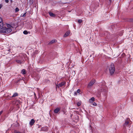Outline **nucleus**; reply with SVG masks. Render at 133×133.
I'll use <instances>...</instances> for the list:
<instances>
[{
    "instance_id": "obj_1",
    "label": "nucleus",
    "mask_w": 133,
    "mask_h": 133,
    "mask_svg": "<svg viewBox=\"0 0 133 133\" xmlns=\"http://www.w3.org/2000/svg\"><path fill=\"white\" fill-rule=\"evenodd\" d=\"M6 25L7 28L3 26V28L0 29V32L4 33H9L11 32L12 31L11 28L13 27L10 24L6 23Z\"/></svg>"
},
{
    "instance_id": "obj_2",
    "label": "nucleus",
    "mask_w": 133,
    "mask_h": 133,
    "mask_svg": "<svg viewBox=\"0 0 133 133\" xmlns=\"http://www.w3.org/2000/svg\"><path fill=\"white\" fill-rule=\"evenodd\" d=\"M131 122L130 120V119L127 118L125 120V123L124 124V127H127L128 128H130V127Z\"/></svg>"
},
{
    "instance_id": "obj_3",
    "label": "nucleus",
    "mask_w": 133,
    "mask_h": 133,
    "mask_svg": "<svg viewBox=\"0 0 133 133\" xmlns=\"http://www.w3.org/2000/svg\"><path fill=\"white\" fill-rule=\"evenodd\" d=\"M109 70L111 75H113L115 71L114 66L113 64H111L110 65L109 67Z\"/></svg>"
},
{
    "instance_id": "obj_4",
    "label": "nucleus",
    "mask_w": 133,
    "mask_h": 133,
    "mask_svg": "<svg viewBox=\"0 0 133 133\" xmlns=\"http://www.w3.org/2000/svg\"><path fill=\"white\" fill-rule=\"evenodd\" d=\"M95 82L96 80L95 79H92L88 84L87 86L88 88H89L91 87Z\"/></svg>"
},
{
    "instance_id": "obj_5",
    "label": "nucleus",
    "mask_w": 133,
    "mask_h": 133,
    "mask_svg": "<svg viewBox=\"0 0 133 133\" xmlns=\"http://www.w3.org/2000/svg\"><path fill=\"white\" fill-rule=\"evenodd\" d=\"M65 82H63L60 83L58 85H56V88L57 87L59 88L60 87H62L65 84Z\"/></svg>"
},
{
    "instance_id": "obj_6",
    "label": "nucleus",
    "mask_w": 133,
    "mask_h": 133,
    "mask_svg": "<svg viewBox=\"0 0 133 133\" xmlns=\"http://www.w3.org/2000/svg\"><path fill=\"white\" fill-rule=\"evenodd\" d=\"M4 25L2 18L0 17V29L3 28Z\"/></svg>"
},
{
    "instance_id": "obj_7",
    "label": "nucleus",
    "mask_w": 133,
    "mask_h": 133,
    "mask_svg": "<svg viewBox=\"0 0 133 133\" xmlns=\"http://www.w3.org/2000/svg\"><path fill=\"white\" fill-rule=\"evenodd\" d=\"M95 101V98L94 97H92L89 99V102L90 104H91Z\"/></svg>"
},
{
    "instance_id": "obj_8",
    "label": "nucleus",
    "mask_w": 133,
    "mask_h": 133,
    "mask_svg": "<svg viewBox=\"0 0 133 133\" xmlns=\"http://www.w3.org/2000/svg\"><path fill=\"white\" fill-rule=\"evenodd\" d=\"M35 122V121L34 119H32L30 121L29 124L30 126H32L34 125Z\"/></svg>"
},
{
    "instance_id": "obj_9",
    "label": "nucleus",
    "mask_w": 133,
    "mask_h": 133,
    "mask_svg": "<svg viewBox=\"0 0 133 133\" xmlns=\"http://www.w3.org/2000/svg\"><path fill=\"white\" fill-rule=\"evenodd\" d=\"M70 33V31H68L66 32L64 35V37H66L68 36Z\"/></svg>"
},
{
    "instance_id": "obj_10",
    "label": "nucleus",
    "mask_w": 133,
    "mask_h": 133,
    "mask_svg": "<svg viewBox=\"0 0 133 133\" xmlns=\"http://www.w3.org/2000/svg\"><path fill=\"white\" fill-rule=\"evenodd\" d=\"M60 108H57L54 110V112L55 113H57L60 110Z\"/></svg>"
},
{
    "instance_id": "obj_11",
    "label": "nucleus",
    "mask_w": 133,
    "mask_h": 133,
    "mask_svg": "<svg viewBox=\"0 0 133 133\" xmlns=\"http://www.w3.org/2000/svg\"><path fill=\"white\" fill-rule=\"evenodd\" d=\"M49 15L51 17H55L56 16L55 14H54L51 12H49Z\"/></svg>"
},
{
    "instance_id": "obj_12",
    "label": "nucleus",
    "mask_w": 133,
    "mask_h": 133,
    "mask_svg": "<svg viewBox=\"0 0 133 133\" xmlns=\"http://www.w3.org/2000/svg\"><path fill=\"white\" fill-rule=\"evenodd\" d=\"M21 73L23 75H24L26 74V71L25 69H23L22 70Z\"/></svg>"
},
{
    "instance_id": "obj_13",
    "label": "nucleus",
    "mask_w": 133,
    "mask_h": 133,
    "mask_svg": "<svg viewBox=\"0 0 133 133\" xmlns=\"http://www.w3.org/2000/svg\"><path fill=\"white\" fill-rule=\"evenodd\" d=\"M18 94L17 93H15L11 97H15L16 96H18Z\"/></svg>"
},
{
    "instance_id": "obj_14",
    "label": "nucleus",
    "mask_w": 133,
    "mask_h": 133,
    "mask_svg": "<svg viewBox=\"0 0 133 133\" xmlns=\"http://www.w3.org/2000/svg\"><path fill=\"white\" fill-rule=\"evenodd\" d=\"M56 40L55 39H53L49 43L50 44H52L53 43L56 42Z\"/></svg>"
},
{
    "instance_id": "obj_15",
    "label": "nucleus",
    "mask_w": 133,
    "mask_h": 133,
    "mask_svg": "<svg viewBox=\"0 0 133 133\" xmlns=\"http://www.w3.org/2000/svg\"><path fill=\"white\" fill-rule=\"evenodd\" d=\"M16 61L17 63H20V64H21L22 63V62L21 60H16Z\"/></svg>"
},
{
    "instance_id": "obj_16",
    "label": "nucleus",
    "mask_w": 133,
    "mask_h": 133,
    "mask_svg": "<svg viewBox=\"0 0 133 133\" xmlns=\"http://www.w3.org/2000/svg\"><path fill=\"white\" fill-rule=\"evenodd\" d=\"M23 33L24 34L26 35L28 34V32L26 30H24L23 31Z\"/></svg>"
},
{
    "instance_id": "obj_17",
    "label": "nucleus",
    "mask_w": 133,
    "mask_h": 133,
    "mask_svg": "<svg viewBox=\"0 0 133 133\" xmlns=\"http://www.w3.org/2000/svg\"><path fill=\"white\" fill-rule=\"evenodd\" d=\"M92 104L93 106H97V104L95 102H93Z\"/></svg>"
},
{
    "instance_id": "obj_18",
    "label": "nucleus",
    "mask_w": 133,
    "mask_h": 133,
    "mask_svg": "<svg viewBox=\"0 0 133 133\" xmlns=\"http://www.w3.org/2000/svg\"><path fill=\"white\" fill-rule=\"evenodd\" d=\"M15 12L18 11H19V8L17 7L15 9Z\"/></svg>"
},
{
    "instance_id": "obj_19",
    "label": "nucleus",
    "mask_w": 133,
    "mask_h": 133,
    "mask_svg": "<svg viewBox=\"0 0 133 133\" xmlns=\"http://www.w3.org/2000/svg\"><path fill=\"white\" fill-rule=\"evenodd\" d=\"M81 102H78L77 103V105L78 106H80L81 105Z\"/></svg>"
},
{
    "instance_id": "obj_20",
    "label": "nucleus",
    "mask_w": 133,
    "mask_h": 133,
    "mask_svg": "<svg viewBox=\"0 0 133 133\" xmlns=\"http://www.w3.org/2000/svg\"><path fill=\"white\" fill-rule=\"evenodd\" d=\"M78 22L79 23H81L82 22V20L81 19H79L78 21Z\"/></svg>"
},
{
    "instance_id": "obj_21",
    "label": "nucleus",
    "mask_w": 133,
    "mask_h": 133,
    "mask_svg": "<svg viewBox=\"0 0 133 133\" xmlns=\"http://www.w3.org/2000/svg\"><path fill=\"white\" fill-rule=\"evenodd\" d=\"M102 92H107V90L105 89L104 90V89H103V90H102Z\"/></svg>"
},
{
    "instance_id": "obj_22",
    "label": "nucleus",
    "mask_w": 133,
    "mask_h": 133,
    "mask_svg": "<svg viewBox=\"0 0 133 133\" xmlns=\"http://www.w3.org/2000/svg\"><path fill=\"white\" fill-rule=\"evenodd\" d=\"M26 12L24 13L22 16L23 17H24L26 16Z\"/></svg>"
},
{
    "instance_id": "obj_23",
    "label": "nucleus",
    "mask_w": 133,
    "mask_h": 133,
    "mask_svg": "<svg viewBox=\"0 0 133 133\" xmlns=\"http://www.w3.org/2000/svg\"><path fill=\"white\" fill-rule=\"evenodd\" d=\"M80 91V89H78L77 91V92L78 93H79Z\"/></svg>"
},
{
    "instance_id": "obj_24",
    "label": "nucleus",
    "mask_w": 133,
    "mask_h": 133,
    "mask_svg": "<svg viewBox=\"0 0 133 133\" xmlns=\"http://www.w3.org/2000/svg\"><path fill=\"white\" fill-rule=\"evenodd\" d=\"M5 2L6 3H8L9 2V1L8 0H5Z\"/></svg>"
},
{
    "instance_id": "obj_25",
    "label": "nucleus",
    "mask_w": 133,
    "mask_h": 133,
    "mask_svg": "<svg viewBox=\"0 0 133 133\" xmlns=\"http://www.w3.org/2000/svg\"><path fill=\"white\" fill-rule=\"evenodd\" d=\"M77 95V92H75L74 93V95Z\"/></svg>"
},
{
    "instance_id": "obj_26",
    "label": "nucleus",
    "mask_w": 133,
    "mask_h": 133,
    "mask_svg": "<svg viewBox=\"0 0 133 133\" xmlns=\"http://www.w3.org/2000/svg\"><path fill=\"white\" fill-rule=\"evenodd\" d=\"M25 79L24 78H22V79H21V80H22L24 81V80Z\"/></svg>"
},
{
    "instance_id": "obj_27",
    "label": "nucleus",
    "mask_w": 133,
    "mask_h": 133,
    "mask_svg": "<svg viewBox=\"0 0 133 133\" xmlns=\"http://www.w3.org/2000/svg\"><path fill=\"white\" fill-rule=\"evenodd\" d=\"M21 80V79H19L17 81V82H19V81H20Z\"/></svg>"
},
{
    "instance_id": "obj_28",
    "label": "nucleus",
    "mask_w": 133,
    "mask_h": 133,
    "mask_svg": "<svg viewBox=\"0 0 133 133\" xmlns=\"http://www.w3.org/2000/svg\"><path fill=\"white\" fill-rule=\"evenodd\" d=\"M110 2H111V0H109Z\"/></svg>"
},
{
    "instance_id": "obj_29",
    "label": "nucleus",
    "mask_w": 133,
    "mask_h": 133,
    "mask_svg": "<svg viewBox=\"0 0 133 133\" xmlns=\"http://www.w3.org/2000/svg\"><path fill=\"white\" fill-rule=\"evenodd\" d=\"M32 28V27H31V28H30V29H31Z\"/></svg>"
},
{
    "instance_id": "obj_30",
    "label": "nucleus",
    "mask_w": 133,
    "mask_h": 133,
    "mask_svg": "<svg viewBox=\"0 0 133 133\" xmlns=\"http://www.w3.org/2000/svg\"><path fill=\"white\" fill-rule=\"evenodd\" d=\"M16 133H19L18 132H16Z\"/></svg>"
},
{
    "instance_id": "obj_31",
    "label": "nucleus",
    "mask_w": 133,
    "mask_h": 133,
    "mask_svg": "<svg viewBox=\"0 0 133 133\" xmlns=\"http://www.w3.org/2000/svg\"><path fill=\"white\" fill-rule=\"evenodd\" d=\"M90 127L91 128V125H90Z\"/></svg>"
},
{
    "instance_id": "obj_32",
    "label": "nucleus",
    "mask_w": 133,
    "mask_h": 133,
    "mask_svg": "<svg viewBox=\"0 0 133 133\" xmlns=\"http://www.w3.org/2000/svg\"><path fill=\"white\" fill-rule=\"evenodd\" d=\"M43 129H43H42V130Z\"/></svg>"
}]
</instances>
